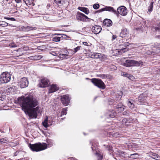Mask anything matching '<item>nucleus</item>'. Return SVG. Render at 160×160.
Returning <instances> with one entry per match:
<instances>
[{"instance_id": "11", "label": "nucleus", "mask_w": 160, "mask_h": 160, "mask_svg": "<svg viewBox=\"0 0 160 160\" xmlns=\"http://www.w3.org/2000/svg\"><path fill=\"white\" fill-rule=\"evenodd\" d=\"M116 115V113L113 110L109 111L106 115L107 118H113Z\"/></svg>"}, {"instance_id": "27", "label": "nucleus", "mask_w": 160, "mask_h": 160, "mask_svg": "<svg viewBox=\"0 0 160 160\" xmlns=\"http://www.w3.org/2000/svg\"><path fill=\"white\" fill-rule=\"evenodd\" d=\"M67 108H63L61 112V115L60 116L62 117L64 115H66L67 114Z\"/></svg>"}, {"instance_id": "7", "label": "nucleus", "mask_w": 160, "mask_h": 160, "mask_svg": "<svg viewBox=\"0 0 160 160\" xmlns=\"http://www.w3.org/2000/svg\"><path fill=\"white\" fill-rule=\"evenodd\" d=\"M28 84V81L27 79L25 77H23L21 78L18 83V85L22 88H24L27 87Z\"/></svg>"}, {"instance_id": "18", "label": "nucleus", "mask_w": 160, "mask_h": 160, "mask_svg": "<svg viewBox=\"0 0 160 160\" xmlns=\"http://www.w3.org/2000/svg\"><path fill=\"white\" fill-rule=\"evenodd\" d=\"M134 101L132 99H130L128 100L127 104L129 108L131 109H132L134 108Z\"/></svg>"}, {"instance_id": "15", "label": "nucleus", "mask_w": 160, "mask_h": 160, "mask_svg": "<svg viewBox=\"0 0 160 160\" xmlns=\"http://www.w3.org/2000/svg\"><path fill=\"white\" fill-rule=\"evenodd\" d=\"M103 24L105 26L110 27L112 25V22L109 19H106L104 21Z\"/></svg>"}, {"instance_id": "44", "label": "nucleus", "mask_w": 160, "mask_h": 160, "mask_svg": "<svg viewBox=\"0 0 160 160\" xmlns=\"http://www.w3.org/2000/svg\"><path fill=\"white\" fill-rule=\"evenodd\" d=\"M128 48H123L122 49V52H126L127 51H128Z\"/></svg>"}, {"instance_id": "4", "label": "nucleus", "mask_w": 160, "mask_h": 160, "mask_svg": "<svg viewBox=\"0 0 160 160\" xmlns=\"http://www.w3.org/2000/svg\"><path fill=\"white\" fill-rule=\"evenodd\" d=\"M11 80V75L7 72L2 73L0 76V81L2 83H6L9 82Z\"/></svg>"}, {"instance_id": "9", "label": "nucleus", "mask_w": 160, "mask_h": 160, "mask_svg": "<svg viewBox=\"0 0 160 160\" xmlns=\"http://www.w3.org/2000/svg\"><path fill=\"white\" fill-rule=\"evenodd\" d=\"M49 81L48 79L46 78L42 79L41 82L39 83V85L41 88L46 87L48 85Z\"/></svg>"}, {"instance_id": "41", "label": "nucleus", "mask_w": 160, "mask_h": 160, "mask_svg": "<svg viewBox=\"0 0 160 160\" xmlns=\"http://www.w3.org/2000/svg\"><path fill=\"white\" fill-rule=\"evenodd\" d=\"M129 112L128 111H126L123 112L124 115H128L129 114Z\"/></svg>"}, {"instance_id": "10", "label": "nucleus", "mask_w": 160, "mask_h": 160, "mask_svg": "<svg viewBox=\"0 0 160 160\" xmlns=\"http://www.w3.org/2000/svg\"><path fill=\"white\" fill-rule=\"evenodd\" d=\"M102 28L100 26H95L92 27V31L95 34H97L100 32Z\"/></svg>"}, {"instance_id": "16", "label": "nucleus", "mask_w": 160, "mask_h": 160, "mask_svg": "<svg viewBox=\"0 0 160 160\" xmlns=\"http://www.w3.org/2000/svg\"><path fill=\"white\" fill-rule=\"evenodd\" d=\"M133 60H127L124 63V65L127 67H129L133 66Z\"/></svg>"}, {"instance_id": "33", "label": "nucleus", "mask_w": 160, "mask_h": 160, "mask_svg": "<svg viewBox=\"0 0 160 160\" xmlns=\"http://www.w3.org/2000/svg\"><path fill=\"white\" fill-rule=\"evenodd\" d=\"M61 37H54L52 38V40L54 42H58L60 40Z\"/></svg>"}, {"instance_id": "42", "label": "nucleus", "mask_w": 160, "mask_h": 160, "mask_svg": "<svg viewBox=\"0 0 160 160\" xmlns=\"http://www.w3.org/2000/svg\"><path fill=\"white\" fill-rule=\"evenodd\" d=\"M123 105L121 104H118L115 106V107L116 109H118V111H119V109L120 108L122 107Z\"/></svg>"}, {"instance_id": "14", "label": "nucleus", "mask_w": 160, "mask_h": 160, "mask_svg": "<svg viewBox=\"0 0 160 160\" xmlns=\"http://www.w3.org/2000/svg\"><path fill=\"white\" fill-rule=\"evenodd\" d=\"M91 57L92 58L102 59V54L100 53H94L91 55Z\"/></svg>"}, {"instance_id": "55", "label": "nucleus", "mask_w": 160, "mask_h": 160, "mask_svg": "<svg viewBox=\"0 0 160 160\" xmlns=\"http://www.w3.org/2000/svg\"><path fill=\"white\" fill-rule=\"evenodd\" d=\"M17 153H18V152H15V153H14V155H16V154H17Z\"/></svg>"}, {"instance_id": "20", "label": "nucleus", "mask_w": 160, "mask_h": 160, "mask_svg": "<svg viewBox=\"0 0 160 160\" xmlns=\"http://www.w3.org/2000/svg\"><path fill=\"white\" fill-rule=\"evenodd\" d=\"M22 29L25 31H28L31 30H35L37 28L35 27L27 26L26 27H23Z\"/></svg>"}, {"instance_id": "34", "label": "nucleus", "mask_w": 160, "mask_h": 160, "mask_svg": "<svg viewBox=\"0 0 160 160\" xmlns=\"http://www.w3.org/2000/svg\"><path fill=\"white\" fill-rule=\"evenodd\" d=\"M153 30L154 29L155 30L160 32V25H159L158 27H153L152 28Z\"/></svg>"}, {"instance_id": "57", "label": "nucleus", "mask_w": 160, "mask_h": 160, "mask_svg": "<svg viewBox=\"0 0 160 160\" xmlns=\"http://www.w3.org/2000/svg\"><path fill=\"white\" fill-rule=\"evenodd\" d=\"M120 93H121V94H122V92H120Z\"/></svg>"}, {"instance_id": "54", "label": "nucleus", "mask_w": 160, "mask_h": 160, "mask_svg": "<svg viewBox=\"0 0 160 160\" xmlns=\"http://www.w3.org/2000/svg\"><path fill=\"white\" fill-rule=\"evenodd\" d=\"M92 150H93L95 149L93 147H92Z\"/></svg>"}, {"instance_id": "47", "label": "nucleus", "mask_w": 160, "mask_h": 160, "mask_svg": "<svg viewBox=\"0 0 160 160\" xmlns=\"http://www.w3.org/2000/svg\"><path fill=\"white\" fill-rule=\"evenodd\" d=\"M83 45H84L85 46H88V44L86 42H83Z\"/></svg>"}, {"instance_id": "51", "label": "nucleus", "mask_w": 160, "mask_h": 160, "mask_svg": "<svg viewBox=\"0 0 160 160\" xmlns=\"http://www.w3.org/2000/svg\"><path fill=\"white\" fill-rule=\"evenodd\" d=\"M17 3H19L21 1V0H15Z\"/></svg>"}, {"instance_id": "40", "label": "nucleus", "mask_w": 160, "mask_h": 160, "mask_svg": "<svg viewBox=\"0 0 160 160\" xmlns=\"http://www.w3.org/2000/svg\"><path fill=\"white\" fill-rule=\"evenodd\" d=\"M9 46L10 48H16L17 47L16 44H15L14 43H12L9 44Z\"/></svg>"}, {"instance_id": "13", "label": "nucleus", "mask_w": 160, "mask_h": 160, "mask_svg": "<svg viewBox=\"0 0 160 160\" xmlns=\"http://www.w3.org/2000/svg\"><path fill=\"white\" fill-rule=\"evenodd\" d=\"M58 89V88L56 85L52 84L49 90L48 93H52L56 92Z\"/></svg>"}, {"instance_id": "12", "label": "nucleus", "mask_w": 160, "mask_h": 160, "mask_svg": "<svg viewBox=\"0 0 160 160\" xmlns=\"http://www.w3.org/2000/svg\"><path fill=\"white\" fill-rule=\"evenodd\" d=\"M128 32L126 28H123L122 29L121 32L120 33V37L123 38L127 36Z\"/></svg>"}, {"instance_id": "58", "label": "nucleus", "mask_w": 160, "mask_h": 160, "mask_svg": "<svg viewBox=\"0 0 160 160\" xmlns=\"http://www.w3.org/2000/svg\"><path fill=\"white\" fill-rule=\"evenodd\" d=\"M61 119H62V120H63V119H64V118H61Z\"/></svg>"}, {"instance_id": "30", "label": "nucleus", "mask_w": 160, "mask_h": 160, "mask_svg": "<svg viewBox=\"0 0 160 160\" xmlns=\"http://www.w3.org/2000/svg\"><path fill=\"white\" fill-rule=\"evenodd\" d=\"M26 5H31L32 3L34 0H23Z\"/></svg>"}, {"instance_id": "25", "label": "nucleus", "mask_w": 160, "mask_h": 160, "mask_svg": "<svg viewBox=\"0 0 160 160\" xmlns=\"http://www.w3.org/2000/svg\"><path fill=\"white\" fill-rule=\"evenodd\" d=\"M8 24L5 22L0 21V26L2 27H5L7 26Z\"/></svg>"}, {"instance_id": "23", "label": "nucleus", "mask_w": 160, "mask_h": 160, "mask_svg": "<svg viewBox=\"0 0 160 160\" xmlns=\"http://www.w3.org/2000/svg\"><path fill=\"white\" fill-rule=\"evenodd\" d=\"M55 3L58 5H62L63 4L64 0H54Z\"/></svg>"}, {"instance_id": "36", "label": "nucleus", "mask_w": 160, "mask_h": 160, "mask_svg": "<svg viewBox=\"0 0 160 160\" xmlns=\"http://www.w3.org/2000/svg\"><path fill=\"white\" fill-rule=\"evenodd\" d=\"M152 155L154 157H153V158L155 159H158L160 158V156H158L157 154L153 153L152 154Z\"/></svg>"}, {"instance_id": "32", "label": "nucleus", "mask_w": 160, "mask_h": 160, "mask_svg": "<svg viewBox=\"0 0 160 160\" xmlns=\"http://www.w3.org/2000/svg\"><path fill=\"white\" fill-rule=\"evenodd\" d=\"M48 119H45L44 121L42 122L43 125L45 128H47L48 127Z\"/></svg>"}, {"instance_id": "37", "label": "nucleus", "mask_w": 160, "mask_h": 160, "mask_svg": "<svg viewBox=\"0 0 160 160\" xmlns=\"http://www.w3.org/2000/svg\"><path fill=\"white\" fill-rule=\"evenodd\" d=\"M4 18L5 19H8V20H11L12 21H15V19L13 18H9L7 17H5Z\"/></svg>"}, {"instance_id": "56", "label": "nucleus", "mask_w": 160, "mask_h": 160, "mask_svg": "<svg viewBox=\"0 0 160 160\" xmlns=\"http://www.w3.org/2000/svg\"><path fill=\"white\" fill-rule=\"evenodd\" d=\"M100 75V76H99V77H100V78L102 77L101 76H104V75Z\"/></svg>"}, {"instance_id": "43", "label": "nucleus", "mask_w": 160, "mask_h": 160, "mask_svg": "<svg viewBox=\"0 0 160 160\" xmlns=\"http://www.w3.org/2000/svg\"><path fill=\"white\" fill-rule=\"evenodd\" d=\"M128 122L126 121V119H124L122 120V123L125 125H127V123Z\"/></svg>"}, {"instance_id": "48", "label": "nucleus", "mask_w": 160, "mask_h": 160, "mask_svg": "<svg viewBox=\"0 0 160 160\" xmlns=\"http://www.w3.org/2000/svg\"><path fill=\"white\" fill-rule=\"evenodd\" d=\"M23 49V48H19L17 50V52H19V51H22V50Z\"/></svg>"}, {"instance_id": "50", "label": "nucleus", "mask_w": 160, "mask_h": 160, "mask_svg": "<svg viewBox=\"0 0 160 160\" xmlns=\"http://www.w3.org/2000/svg\"><path fill=\"white\" fill-rule=\"evenodd\" d=\"M56 34L58 35L61 36L62 37L63 36H66V35H65L64 34Z\"/></svg>"}, {"instance_id": "5", "label": "nucleus", "mask_w": 160, "mask_h": 160, "mask_svg": "<svg viewBox=\"0 0 160 160\" xmlns=\"http://www.w3.org/2000/svg\"><path fill=\"white\" fill-rule=\"evenodd\" d=\"M91 81L95 86L100 88L104 89L105 88L106 86L105 84L100 79L92 78L91 80Z\"/></svg>"}, {"instance_id": "28", "label": "nucleus", "mask_w": 160, "mask_h": 160, "mask_svg": "<svg viewBox=\"0 0 160 160\" xmlns=\"http://www.w3.org/2000/svg\"><path fill=\"white\" fill-rule=\"evenodd\" d=\"M153 2H151L150 3L148 7V11L150 12H152V10L153 7Z\"/></svg>"}, {"instance_id": "1", "label": "nucleus", "mask_w": 160, "mask_h": 160, "mask_svg": "<svg viewBox=\"0 0 160 160\" xmlns=\"http://www.w3.org/2000/svg\"><path fill=\"white\" fill-rule=\"evenodd\" d=\"M18 100L21 105L22 109L26 114L31 118H37V112L40 111L39 107L37 106L38 104V102L32 95L19 97Z\"/></svg>"}, {"instance_id": "29", "label": "nucleus", "mask_w": 160, "mask_h": 160, "mask_svg": "<svg viewBox=\"0 0 160 160\" xmlns=\"http://www.w3.org/2000/svg\"><path fill=\"white\" fill-rule=\"evenodd\" d=\"M138 155L137 153H134L131 154L129 156V155L127 157H129L132 158H136L138 157Z\"/></svg>"}, {"instance_id": "31", "label": "nucleus", "mask_w": 160, "mask_h": 160, "mask_svg": "<svg viewBox=\"0 0 160 160\" xmlns=\"http://www.w3.org/2000/svg\"><path fill=\"white\" fill-rule=\"evenodd\" d=\"M96 154L97 156L98 160H102L103 158V155H102L97 152L96 153Z\"/></svg>"}, {"instance_id": "22", "label": "nucleus", "mask_w": 160, "mask_h": 160, "mask_svg": "<svg viewBox=\"0 0 160 160\" xmlns=\"http://www.w3.org/2000/svg\"><path fill=\"white\" fill-rule=\"evenodd\" d=\"M42 57L40 55H35L32 56L31 57V58L32 59L34 60H37L40 59Z\"/></svg>"}, {"instance_id": "8", "label": "nucleus", "mask_w": 160, "mask_h": 160, "mask_svg": "<svg viewBox=\"0 0 160 160\" xmlns=\"http://www.w3.org/2000/svg\"><path fill=\"white\" fill-rule=\"evenodd\" d=\"M76 18L78 20L82 22L86 21V19H89L86 15L79 12H78L76 15Z\"/></svg>"}, {"instance_id": "46", "label": "nucleus", "mask_w": 160, "mask_h": 160, "mask_svg": "<svg viewBox=\"0 0 160 160\" xmlns=\"http://www.w3.org/2000/svg\"><path fill=\"white\" fill-rule=\"evenodd\" d=\"M117 38V36L116 35H112V40L113 41L114 39H115Z\"/></svg>"}, {"instance_id": "19", "label": "nucleus", "mask_w": 160, "mask_h": 160, "mask_svg": "<svg viewBox=\"0 0 160 160\" xmlns=\"http://www.w3.org/2000/svg\"><path fill=\"white\" fill-rule=\"evenodd\" d=\"M78 9L83 12L86 14H88L89 13V9L86 8L85 7H78Z\"/></svg>"}, {"instance_id": "39", "label": "nucleus", "mask_w": 160, "mask_h": 160, "mask_svg": "<svg viewBox=\"0 0 160 160\" xmlns=\"http://www.w3.org/2000/svg\"><path fill=\"white\" fill-rule=\"evenodd\" d=\"M80 48L81 46H78L77 47L74 48L73 51L74 53H75L79 50L80 49Z\"/></svg>"}, {"instance_id": "21", "label": "nucleus", "mask_w": 160, "mask_h": 160, "mask_svg": "<svg viewBox=\"0 0 160 160\" xmlns=\"http://www.w3.org/2000/svg\"><path fill=\"white\" fill-rule=\"evenodd\" d=\"M133 66H139L140 65H142L143 62L141 61L138 62L136 61L133 60Z\"/></svg>"}, {"instance_id": "53", "label": "nucleus", "mask_w": 160, "mask_h": 160, "mask_svg": "<svg viewBox=\"0 0 160 160\" xmlns=\"http://www.w3.org/2000/svg\"><path fill=\"white\" fill-rule=\"evenodd\" d=\"M9 0H4V2L5 1H6L7 2H8Z\"/></svg>"}, {"instance_id": "3", "label": "nucleus", "mask_w": 160, "mask_h": 160, "mask_svg": "<svg viewBox=\"0 0 160 160\" xmlns=\"http://www.w3.org/2000/svg\"><path fill=\"white\" fill-rule=\"evenodd\" d=\"M104 11L111 12L117 15L120 14L123 16L126 15L127 13V8L124 6H121L118 8L117 9V11L115 10L113 7L106 6L104 8L96 11L95 13L101 12Z\"/></svg>"}, {"instance_id": "49", "label": "nucleus", "mask_w": 160, "mask_h": 160, "mask_svg": "<svg viewBox=\"0 0 160 160\" xmlns=\"http://www.w3.org/2000/svg\"><path fill=\"white\" fill-rule=\"evenodd\" d=\"M129 43L128 42H126L124 43L125 46H128L129 45Z\"/></svg>"}, {"instance_id": "52", "label": "nucleus", "mask_w": 160, "mask_h": 160, "mask_svg": "<svg viewBox=\"0 0 160 160\" xmlns=\"http://www.w3.org/2000/svg\"><path fill=\"white\" fill-rule=\"evenodd\" d=\"M2 98V94L0 92V100H1V99Z\"/></svg>"}, {"instance_id": "35", "label": "nucleus", "mask_w": 160, "mask_h": 160, "mask_svg": "<svg viewBox=\"0 0 160 160\" xmlns=\"http://www.w3.org/2000/svg\"><path fill=\"white\" fill-rule=\"evenodd\" d=\"M0 142L2 144L6 143L7 140L5 138H2L0 139Z\"/></svg>"}, {"instance_id": "45", "label": "nucleus", "mask_w": 160, "mask_h": 160, "mask_svg": "<svg viewBox=\"0 0 160 160\" xmlns=\"http://www.w3.org/2000/svg\"><path fill=\"white\" fill-rule=\"evenodd\" d=\"M124 107L125 106H122L119 109V111H118L119 112H122L123 111L124 109Z\"/></svg>"}, {"instance_id": "6", "label": "nucleus", "mask_w": 160, "mask_h": 160, "mask_svg": "<svg viewBox=\"0 0 160 160\" xmlns=\"http://www.w3.org/2000/svg\"><path fill=\"white\" fill-rule=\"evenodd\" d=\"M70 98L68 95H63L61 96V100L62 103L65 106L68 105L70 101Z\"/></svg>"}, {"instance_id": "38", "label": "nucleus", "mask_w": 160, "mask_h": 160, "mask_svg": "<svg viewBox=\"0 0 160 160\" xmlns=\"http://www.w3.org/2000/svg\"><path fill=\"white\" fill-rule=\"evenodd\" d=\"M100 5L96 3L93 5V8L95 9H97L99 8Z\"/></svg>"}, {"instance_id": "24", "label": "nucleus", "mask_w": 160, "mask_h": 160, "mask_svg": "<svg viewBox=\"0 0 160 160\" xmlns=\"http://www.w3.org/2000/svg\"><path fill=\"white\" fill-rule=\"evenodd\" d=\"M118 154L120 156L123 157H127V154L125 152L121 151H118Z\"/></svg>"}, {"instance_id": "17", "label": "nucleus", "mask_w": 160, "mask_h": 160, "mask_svg": "<svg viewBox=\"0 0 160 160\" xmlns=\"http://www.w3.org/2000/svg\"><path fill=\"white\" fill-rule=\"evenodd\" d=\"M121 75L128 78L130 80H133L134 79V77L130 74H129L125 72L121 73Z\"/></svg>"}, {"instance_id": "26", "label": "nucleus", "mask_w": 160, "mask_h": 160, "mask_svg": "<svg viewBox=\"0 0 160 160\" xmlns=\"http://www.w3.org/2000/svg\"><path fill=\"white\" fill-rule=\"evenodd\" d=\"M6 8H7L8 9H11L12 8V7H13V4L10 2H7L6 4Z\"/></svg>"}, {"instance_id": "2", "label": "nucleus", "mask_w": 160, "mask_h": 160, "mask_svg": "<svg viewBox=\"0 0 160 160\" xmlns=\"http://www.w3.org/2000/svg\"><path fill=\"white\" fill-rule=\"evenodd\" d=\"M46 142L47 143H39L33 144H30L29 146L32 151L37 152L44 150L47 147H50L53 145V140L49 139H47Z\"/></svg>"}]
</instances>
